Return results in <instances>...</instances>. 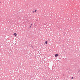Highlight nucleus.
Here are the masks:
<instances>
[{"label": "nucleus", "instance_id": "nucleus-1", "mask_svg": "<svg viewBox=\"0 0 80 80\" xmlns=\"http://www.w3.org/2000/svg\"><path fill=\"white\" fill-rule=\"evenodd\" d=\"M13 35H15V37H16V36H17V34L16 33H14L13 34Z\"/></svg>", "mask_w": 80, "mask_h": 80}, {"label": "nucleus", "instance_id": "nucleus-4", "mask_svg": "<svg viewBox=\"0 0 80 80\" xmlns=\"http://www.w3.org/2000/svg\"><path fill=\"white\" fill-rule=\"evenodd\" d=\"M48 42L47 41H46L45 42V44H46V45H47V42Z\"/></svg>", "mask_w": 80, "mask_h": 80}, {"label": "nucleus", "instance_id": "nucleus-2", "mask_svg": "<svg viewBox=\"0 0 80 80\" xmlns=\"http://www.w3.org/2000/svg\"><path fill=\"white\" fill-rule=\"evenodd\" d=\"M58 54H56L55 55V56L56 57H57L58 56Z\"/></svg>", "mask_w": 80, "mask_h": 80}, {"label": "nucleus", "instance_id": "nucleus-3", "mask_svg": "<svg viewBox=\"0 0 80 80\" xmlns=\"http://www.w3.org/2000/svg\"><path fill=\"white\" fill-rule=\"evenodd\" d=\"M37 12V10H36L35 11H33V13H34L35 12Z\"/></svg>", "mask_w": 80, "mask_h": 80}, {"label": "nucleus", "instance_id": "nucleus-6", "mask_svg": "<svg viewBox=\"0 0 80 80\" xmlns=\"http://www.w3.org/2000/svg\"><path fill=\"white\" fill-rule=\"evenodd\" d=\"M31 25H32V24H31Z\"/></svg>", "mask_w": 80, "mask_h": 80}, {"label": "nucleus", "instance_id": "nucleus-5", "mask_svg": "<svg viewBox=\"0 0 80 80\" xmlns=\"http://www.w3.org/2000/svg\"><path fill=\"white\" fill-rule=\"evenodd\" d=\"M73 77H72V79H73Z\"/></svg>", "mask_w": 80, "mask_h": 80}]
</instances>
